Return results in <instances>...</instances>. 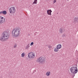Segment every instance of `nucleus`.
Returning a JSON list of instances; mask_svg holds the SVG:
<instances>
[{"label": "nucleus", "mask_w": 78, "mask_h": 78, "mask_svg": "<svg viewBox=\"0 0 78 78\" xmlns=\"http://www.w3.org/2000/svg\"><path fill=\"white\" fill-rule=\"evenodd\" d=\"M9 37V32L5 31L0 36V41L1 42H4L8 39Z\"/></svg>", "instance_id": "1"}, {"label": "nucleus", "mask_w": 78, "mask_h": 78, "mask_svg": "<svg viewBox=\"0 0 78 78\" xmlns=\"http://www.w3.org/2000/svg\"><path fill=\"white\" fill-rule=\"evenodd\" d=\"M20 28H16L13 29L12 31V34L14 37H18L20 35Z\"/></svg>", "instance_id": "2"}, {"label": "nucleus", "mask_w": 78, "mask_h": 78, "mask_svg": "<svg viewBox=\"0 0 78 78\" xmlns=\"http://www.w3.org/2000/svg\"><path fill=\"white\" fill-rule=\"evenodd\" d=\"M70 71L73 74H76L78 72V69L76 67H72L70 69Z\"/></svg>", "instance_id": "3"}, {"label": "nucleus", "mask_w": 78, "mask_h": 78, "mask_svg": "<svg viewBox=\"0 0 78 78\" xmlns=\"http://www.w3.org/2000/svg\"><path fill=\"white\" fill-rule=\"evenodd\" d=\"M45 58L43 57H41L37 60V62H39L41 64H43L45 62Z\"/></svg>", "instance_id": "4"}, {"label": "nucleus", "mask_w": 78, "mask_h": 78, "mask_svg": "<svg viewBox=\"0 0 78 78\" xmlns=\"http://www.w3.org/2000/svg\"><path fill=\"white\" fill-rule=\"evenodd\" d=\"M34 57H35V54L34 53L30 52L28 54V57L29 59H33V58H34Z\"/></svg>", "instance_id": "5"}, {"label": "nucleus", "mask_w": 78, "mask_h": 78, "mask_svg": "<svg viewBox=\"0 0 78 78\" xmlns=\"http://www.w3.org/2000/svg\"><path fill=\"white\" fill-rule=\"evenodd\" d=\"M9 11L10 14H14L16 12V10L14 7H12L9 9Z\"/></svg>", "instance_id": "6"}, {"label": "nucleus", "mask_w": 78, "mask_h": 78, "mask_svg": "<svg viewBox=\"0 0 78 78\" xmlns=\"http://www.w3.org/2000/svg\"><path fill=\"white\" fill-rule=\"evenodd\" d=\"M5 18L2 17H0V24H2V23L5 22Z\"/></svg>", "instance_id": "7"}, {"label": "nucleus", "mask_w": 78, "mask_h": 78, "mask_svg": "<svg viewBox=\"0 0 78 78\" xmlns=\"http://www.w3.org/2000/svg\"><path fill=\"white\" fill-rule=\"evenodd\" d=\"M51 12H52V11L51 9H48L47 10V13L48 15L51 16Z\"/></svg>", "instance_id": "8"}, {"label": "nucleus", "mask_w": 78, "mask_h": 78, "mask_svg": "<svg viewBox=\"0 0 78 78\" xmlns=\"http://www.w3.org/2000/svg\"><path fill=\"white\" fill-rule=\"evenodd\" d=\"M45 75L47 76H49L51 75V72L50 71H48L46 73Z\"/></svg>", "instance_id": "9"}, {"label": "nucleus", "mask_w": 78, "mask_h": 78, "mask_svg": "<svg viewBox=\"0 0 78 78\" xmlns=\"http://www.w3.org/2000/svg\"><path fill=\"white\" fill-rule=\"evenodd\" d=\"M62 47V45L61 44H58L56 48L59 50V49H61Z\"/></svg>", "instance_id": "10"}, {"label": "nucleus", "mask_w": 78, "mask_h": 78, "mask_svg": "<svg viewBox=\"0 0 78 78\" xmlns=\"http://www.w3.org/2000/svg\"><path fill=\"white\" fill-rule=\"evenodd\" d=\"M25 53L24 52H23L21 55V58H24V57H25Z\"/></svg>", "instance_id": "11"}, {"label": "nucleus", "mask_w": 78, "mask_h": 78, "mask_svg": "<svg viewBox=\"0 0 78 78\" xmlns=\"http://www.w3.org/2000/svg\"><path fill=\"white\" fill-rule=\"evenodd\" d=\"M55 52H58L59 51V49L57 48H55L54 49Z\"/></svg>", "instance_id": "12"}, {"label": "nucleus", "mask_w": 78, "mask_h": 78, "mask_svg": "<svg viewBox=\"0 0 78 78\" xmlns=\"http://www.w3.org/2000/svg\"><path fill=\"white\" fill-rule=\"evenodd\" d=\"M74 22H78V17H76L74 19Z\"/></svg>", "instance_id": "13"}, {"label": "nucleus", "mask_w": 78, "mask_h": 78, "mask_svg": "<svg viewBox=\"0 0 78 78\" xmlns=\"http://www.w3.org/2000/svg\"><path fill=\"white\" fill-rule=\"evenodd\" d=\"M59 33H62L63 32V29L62 28H61L59 30Z\"/></svg>", "instance_id": "14"}, {"label": "nucleus", "mask_w": 78, "mask_h": 78, "mask_svg": "<svg viewBox=\"0 0 78 78\" xmlns=\"http://www.w3.org/2000/svg\"><path fill=\"white\" fill-rule=\"evenodd\" d=\"M30 44H28L27 45V46L26 48V49H28V48H30Z\"/></svg>", "instance_id": "15"}, {"label": "nucleus", "mask_w": 78, "mask_h": 78, "mask_svg": "<svg viewBox=\"0 0 78 78\" xmlns=\"http://www.w3.org/2000/svg\"><path fill=\"white\" fill-rule=\"evenodd\" d=\"M37 0H34L33 4H37Z\"/></svg>", "instance_id": "16"}, {"label": "nucleus", "mask_w": 78, "mask_h": 78, "mask_svg": "<svg viewBox=\"0 0 78 78\" xmlns=\"http://www.w3.org/2000/svg\"><path fill=\"white\" fill-rule=\"evenodd\" d=\"M3 14H4V15H5L7 14V12L6 11H3V12H2Z\"/></svg>", "instance_id": "17"}, {"label": "nucleus", "mask_w": 78, "mask_h": 78, "mask_svg": "<svg viewBox=\"0 0 78 78\" xmlns=\"http://www.w3.org/2000/svg\"><path fill=\"white\" fill-rule=\"evenodd\" d=\"M48 48L50 49V50H51L52 48V47L51 46V45H50L48 46Z\"/></svg>", "instance_id": "18"}, {"label": "nucleus", "mask_w": 78, "mask_h": 78, "mask_svg": "<svg viewBox=\"0 0 78 78\" xmlns=\"http://www.w3.org/2000/svg\"><path fill=\"white\" fill-rule=\"evenodd\" d=\"M17 44H15L14 45V47L15 48H16L17 47Z\"/></svg>", "instance_id": "19"}, {"label": "nucleus", "mask_w": 78, "mask_h": 78, "mask_svg": "<svg viewBox=\"0 0 78 78\" xmlns=\"http://www.w3.org/2000/svg\"><path fill=\"white\" fill-rule=\"evenodd\" d=\"M33 44H34V43L33 42H32L30 43V46H32V45H33Z\"/></svg>", "instance_id": "20"}, {"label": "nucleus", "mask_w": 78, "mask_h": 78, "mask_svg": "<svg viewBox=\"0 0 78 78\" xmlns=\"http://www.w3.org/2000/svg\"><path fill=\"white\" fill-rule=\"evenodd\" d=\"M56 0H54L53 1V3H56Z\"/></svg>", "instance_id": "21"}, {"label": "nucleus", "mask_w": 78, "mask_h": 78, "mask_svg": "<svg viewBox=\"0 0 78 78\" xmlns=\"http://www.w3.org/2000/svg\"><path fill=\"white\" fill-rule=\"evenodd\" d=\"M0 14H3V11L0 12Z\"/></svg>", "instance_id": "22"}]
</instances>
